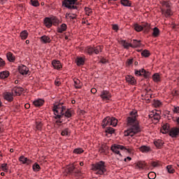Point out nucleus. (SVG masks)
<instances>
[{
    "label": "nucleus",
    "mask_w": 179,
    "mask_h": 179,
    "mask_svg": "<svg viewBox=\"0 0 179 179\" xmlns=\"http://www.w3.org/2000/svg\"><path fill=\"white\" fill-rule=\"evenodd\" d=\"M137 117L138 111L132 110L130 112L129 117H127L128 129L124 132L125 136L132 137L142 131L141 126H139V122L136 119Z\"/></svg>",
    "instance_id": "nucleus-1"
},
{
    "label": "nucleus",
    "mask_w": 179,
    "mask_h": 179,
    "mask_svg": "<svg viewBox=\"0 0 179 179\" xmlns=\"http://www.w3.org/2000/svg\"><path fill=\"white\" fill-rule=\"evenodd\" d=\"M160 10L165 16V17H170L171 16H173V11L171 10V2L170 1H160Z\"/></svg>",
    "instance_id": "nucleus-2"
},
{
    "label": "nucleus",
    "mask_w": 179,
    "mask_h": 179,
    "mask_svg": "<svg viewBox=\"0 0 179 179\" xmlns=\"http://www.w3.org/2000/svg\"><path fill=\"white\" fill-rule=\"evenodd\" d=\"M92 170L95 171V174H98L99 176H103L107 171L105 162L103 161L92 164Z\"/></svg>",
    "instance_id": "nucleus-3"
},
{
    "label": "nucleus",
    "mask_w": 179,
    "mask_h": 179,
    "mask_svg": "<svg viewBox=\"0 0 179 179\" xmlns=\"http://www.w3.org/2000/svg\"><path fill=\"white\" fill-rule=\"evenodd\" d=\"M66 110V106H65L64 103L62 102H59L58 103H55L52 107V111L55 116L60 115L61 117H64V113Z\"/></svg>",
    "instance_id": "nucleus-4"
},
{
    "label": "nucleus",
    "mask_w": 179,
    "mask_h": 179,
    "mask_svg": "<svg viewBox=\"0 0 179 179\" xmlns=\"http://www.w3.org/2000/svg\"><path fill=\"white\" fill-rule=\"evenodd\" d=\"M62 5L70 10H78L79 9L78 0H63Z\"/></svg>",
    "instance_id": "nucleus-5"
},
{
    "label": "nucleus",
    "mask_w": 179,
    "mask_h": 179,
    "mask_svg": "<svg viewBox=\"0 0 179 179\" xmlns=\"http://www.w3.org/2000/svg\"><path fill=\"white\" fill-rule=\"evenodd\" d=\"M112 152L113 153H116V155H119V156L122 157V155L120 153V150H123L124 152H127L128 153H132V148L125 147L121 145H114L110 148Z\"/></svg>",
    "instance_id": "nucleus-6"
},
{
    "label": "nucleus",
    "mask_w": 179,
    "mask_h": 179,
    "mask_svg": "<svg viewBox=\"0 0 179 179\" xmlns=\"http://www.w3.org/2000/svg\"><path fill=\"white\" fill-rule=\"evenodd\" d=\"M100 97L103 101L110 100L111 99V93L107 90H103L101 92Z\"/></svg>",
    "instance_id": "nucleus-7"
},
{
    "label": "nucleus",
    "mask_w": 179,
    "mask_h": 179,
    "mask_svg": "<svg viewBox=\"0 0 179 179\" xmlns=\"http://www.w3.org/2000/svg\"><path fill=\"white\" fill-rule=\"evenodd\" d=\"M3 98L4 100L8 101V103H12L13 101L14 98H13V92H6L3 94Z\"/></svg>",
    "instance_id": "nucleus-8"
},
{
    "label": "nucleus",
    "mask_w": 179,
    "mask_h": 179,
    "mask_svg": "<svg viewBox=\"0 0 179 179\" xmlns=\"http://www.w3.org/2000/svg\"><path fill=\"white\" fill-rule=\"evenodd\" d=\"M169 136L171 138H178L179 136V127L177 126L176 127H173L169 131Z\"/></svg>",
    "instance_id": "nucleus-9"
},
{
    "label": "nucleus",
    "mask_w": 179,
    "mask_h": 179,
    "mask_svg": "<svg viewBox=\"0 0 179 179\" xmlns=\"http://www.w3.org/2000/svg\"><path fill=\"white\" fill-rule=\"evenodd\" d=\"M19 160L22 164H26L27 166H30V164H31V160L23 155L19 157Z\"/></svg>",
    "instance_id": "nucleus-10"
},
{
    "label": "nucleus",
    "mask_w": 179,
    "mask_h": 179,
    "mask_svg": "<svg viewBox=\"0 0 179 179\" xmlns=\"http://www.w3.org/2000/svg\"><path fill=\"white\" fill-rule=\"evenodd\" d=\"M18 71L21 75H27L29 73V68L24 65H21L18 67Z\"/></svg>",
    "instance_id": "nucleus-11"
},
{
    "label": "nucleus",
    "mask_w": 179,
    "mask_h": 179,
    "mask_svg": "<svg viewBox=\"0 0 179 179\" xmlns=\"http://www.w3.org/2000/svg\"><path fill=\"white\" fill-rule=\"evenodd\" d=\"M52 65L55 69H57V71H59L62 68V64H61V62L59 60H53L52 61Z\"/></svg>",
    "instance_id": "nucleus-12"
},
{
    "label": "nucleus",
    "mask_w": 179,
    "mask_h": 179,
    "mask_svg": "<svg viewBox=\"0 0 179 179\" xmlns=\"http://www.w3.org/2000/svg\"><path fill=\"white\" fill-rule=\"evenodd\" d=\"M41 43H43V44H49L51 43V38H49L47 35H43L40 38Z\"/></svg>",
    "instance_id": "nucleus-13"
},
{
    "label": "nucleus",
    "mask_w": 179,
    "mask_h": 179,
    "mask_svg": "<svg viewBox=\"0 0 179 179\" xmlns=\"http://www.w3.org/2000/svg\"><path fill=\"white\" fill-rule=\"evenodd\" d=\"M23 90H24L22 87H14L12 91L15 93L16 96H20L23 93Z\"/></svg>",
    "instance_id": "nucleus-14"
},
{
    "label": "nucleus",
    "mask_w": 179,
    "mask_h": 179,
    "mask_svg": "<svg viewBox=\"0 0 179 179\" xmlns=\"http://www.w3.org/2000/svg\"><path fill=\"white\" fill-rule=\"evenodd\" d=\"M107 125H111V117H106L103 120V122H102L103 128H106Z\"/></svg>",
    "instance_id": "nucleus-15"
},
{
    "label": "nucleus",
    "mask_w": 179,
    "mask_h": 179,
    "mask_svg": "<svg viewBox=\"0 0 179 179\" xmlns=\"http://www.w3.org/2000/svg\"><path fill=\"white\" fill-rule=\"evenodd\" d=\"M126 81L130 85H136V80L132 76H127L126 77Z\"/></svg>",
    "instance_id": "nucleus-16"
},
{
    "label": "nucleus",
    "mask_w": 179,
    "mask_h": 179,
    "mask_svg": "<svg viewBox=\"0 0 179 179\" xmlns=\"http://www.w3.org/2000/svg\"><path fill=\"white\" fill-rule=\"evenodd\" d=\"M142 45V43H141V41H138L136 39L133 40L132 44L131 45V48H140V47Z\"/></svg>",
    "instance_id": "nucleus-17"
},
{
    "label": "nucleus",
    "mask_w": 179,
    "mask_h": 179,
    "mask_svg": "<svg viewBox=\"0 0 179 179\" xmlns=\"http://www.w3.org/2000/svg\"><path fill=\"white\" fill-rule=\"evenodd\" d=\"M6 58H7L8 61H9V62H15V60L16 59V57H15L13 53L10 52H8L6 54Z\"/></svg>",
    "instance_id": "nucleus-18"
},
{
    "label": "nucleus",
    "mask_w": 179,
    "mask_h": 179,
    "mask_svg": "<svg viewBox=\"0 0 179 179\" xmlns=\"http://www.w3.org/2000/svg\"><path fill=\"white\" fill-rule=\"evenodd\" d=\"M33 104L35 106V107H41L44 104V100L42 99H36L33 102Z\"/></svg>",
    "instance_id": "nucleus-19"
},
{
    "label": "nucleus",
    "mask_w": 179,
    "mask_h": 179,
    "mask_svg": "<svg viewBox=\"0 0 179 179\" xmlns=\"http://www.w3.org/2000/svg\"><path fill=\"white\" fill-rule=\"evenodd\" d=\"M146 167V163L145 162L139 161L136 164V168L140 170H143Z\"/></svg>",
    "instance_id": "nucleus-20"
},
{
    "label": "nucleus",
    "mask_w": 179,
    "mask_h": 179,
    "mask_svg": "<svg viewBox=\"0 0 179 179\" xmlns=\"http://www.w3.org/2000/svg\"><path fill=\"white\" fill-rule=\"evenodd\" d=\"M9 75H10V73L8 71H1L0 79H7V78H9Z\"/></svg>",
    "instance_id": "nucleus-21"
},
{
    "label": "nucleus",
    "mask_w": 179,
    "mask_h": 179,
    "mask_svg": "<svg viewBox=\"0 0 179 179\" xmlns=\"http://www.w3.org/2000/svg\"><path fill=\"white\" fill-rule=\"evenodd\" d=\"M161 131L163 134H167V132H170V124L169 123L164 124Z\"/></svg>",
    "instance_id": "nucleus-22"
},
{
    "label": "nucleus",
    "mask_w": 179,
    "mask_h": 179,
    "mask_svg": "<svg viewBox=\"0 0 179 179\" xmlns=\"http://www.w3.org/2000/svg\"><path fill=\"white\" fill-rule=\"evenodd\" d=\"M149 118L154 120L155 121H159V120H160V115H159V113H152L149 115Z\"/></svg>",
    "instance_id": "nucleus-23"
},
{
    "label": "nucleus",
    "mask_w": 179,
    "mask_h": 179,
    "mask_svg": "<svg viewBox=\"0 0 179 179\" xmlns=\"http://www.w3.org/2000/svg\"><path fill=\"white\" fill-rule=\"evenodd\" d=\"M138 149L140 152H142V153H148V152H150V147L147 145H142Z\"/></svg>",
    "instance_id": "nucleus-24"
},
{
    "label": "nucleus",
    "mask_w": 179,
    "mask_h": 179,
    "mask_svg": "<svg viewBox=\"0 0 179 179\" xmlns=\"http://www.w3.org/2000/svg\"><path fill=\"white\" fill-rule=\"evenodd\" d=\"M44 24H45V26H46V27L50 29V27H51L52 26V22L51 21V18L45 17L44 20Z\"/></svg>",
    "instance_id": "nucleus-25"
},
{
    "label": "nucleus",
    "mask_w": 179,
    "mask_h": 179,
    "mask_svg": "<svg viewBox=\"0 0 179 179\" xmlns=\"http://www.w3.org/2000/svg\"><path fill=\"white\" fill-rule=\"evenodd\" d=\"M66 29H68L66 24H62L60 27L57 28V31L58 33H64V31H66Z\"/></svg>",
    "instance_id": "nucleus-26"
},
{
    "label": "nucleus",
    "mask_w": 179,
    "mask_h": 179,
    "mask_svg": "<svg viewBox=\"0 0 179 179\" xmlns=\"http://www.w3.org/2000/svg\"><path fill=\"white\" fill-rule=\"evenodd\" d=\"M71 117H72V110L66 108V110L64 112V117L71 118Z\"/></svg>",
    "instance_id": "nucleus-27"
},
{
    "label": "nucleus",
    "mask_w": 179,
    "mask_h": 179,
    "mask_svg": "<svg viewBox=\"0 0 179 179\" xmlns=\"http://www.w3.org/2000/svg\"><path fill=\"white\" fill-rule=\"evenodd\" d=\"M78 66L85 65V58L83 57H77L76 59Z\"/></svg>",
    "instance_id": "nucleus-28"
},
{
    "label": "nucleus",
    "mask_w": 179,
    "mask_h": 179,
    "mask_svg": "<svg viewBox=\"0 0 179 179\" xmlns=\"http://www.w3.org/2000/svg\"><path fill=\"white\" fill-rule=\"evenodd\" d=\"M120 3L123 6H127V7H131L132 5V3L129 0H120Z\"/></svg>",
    "instance_id": "nucleus-29"
},
{
    "label": "nucleus",
    "mask_w": 179,
    "mask_h": 179,
    "mask_svg": "<svg viewBox=\"0 0 179 179\" xmlns=\"http://www.w3.org/2000/svg\"><path fill=\"white\" fill-rule=\"evenodd\" d=\"M64 116H61V115H57L55 117V119L57 120H56V124H57V125H59V124H62L64 122Z\"/></svg>",
    "instance_id": "nucleus-30"
},
{
    "label": "nucleus",
    "mask_w": 179,
    "mask_h": 179,
    "mask_svg": "<svg viewBox=\"0 0 179 179\" xmlns=\"http://www.w3.org/2000/svg\"><path fill=\"white\" fill-rule=\"evenodd\" d=\"M74 86L76 89H81L82 88V83L78 79L74 80Z\"/></svg>",
    "instance_id": "nucleus-31"
},
{
    "label": "nucleus",
    "mask_w": 179,
    "mask_h": 179,
    "mask_svg": "<svg viewBox=\"0 0 179 179\" xmlns=\"http://www.w3.org/2000/svg\"><path fill=\"white\" fill-rule=\"evenodd\" d=\"M29 36V33H27V30H24L20 33V37L22 40H26Z\"/></svg>",
    "instance_id": "nucleus-32"
},
{
    "label": "nucleus",
    "mask_w": 179,
    "mask_h": 179,
    "mask_svg": "<svg viewBox=\"0 0 179 179\" xmlns=\"http://www.w3.org/2000/svg\"><path fill=\"white\" fill-rule=\"evenodd\" d=\"M101 50H103V46L101 45L94 47V53L96 55L99 54V52H101Z\"/></svg>",
    "instance_id": "nucleus-33"
},
{
    "label": "nucleus",
    "mask_w": 179,
    "mask_h": 179,
    "mask_svg": "<svg viewBox=\"0 0 179 179\" xmlns=\"http://www.w3.org/2000/svg\"><path fill=\"white\" fill-rule=\"evenodd\" d=\"M134 29L136 30V31H142V30H143V27L138 24H134Z\"/></svg>",
    "instance_id": "nucleus-34"
},
{
    "label": "nucleus",
    "mask_w": 179,
    "mask_h": 179,
    "mask_svg": "<svg viewBox=\"0 0 179 179\" xmlns=\"http://www.w3.org/2000/svg\"><path fill=\"white\" fill-rule=\"evenodd\" d=\"M160 34V30L157 27H155L153 29L152 36L153 37H159V35Z\"/></svg>",
    "instance_id": "nucleus-35"
},
{
    "label": "nucleus",
    "mask_w": 179,
    "mask_h": 179,
    "mask_svg": "<svg viewBox=\"0 0 179 179\" xmlns=\"http://www.w3.org/2000/svg\"><path fill=\"white\" fill-rule=\"evenodd\" d=\"M154 143H155V146H156L157 148H161V147L163 146L164 142H163V141L159 139V140H157V141H155L154 142Z\"/></svg>",
    "instance_id": "nucleus-36"
},
{
    "label": "nucleus",
    "mask_w": 179,
    "mask_h": 179,
    "mask_svg": "<svg viewBox=\"0 0 179 179\" xmlns=\"http://www.w3.org/2000/svg\"><path fill=\"white\" fill-rule=\"evenodd\" d=\"M0 169H1L2 171L5 173H8V170H9V167L8 166V164H2L0 166Z\"/></svg>",
    "instance_id": "nucleus-37"
},
{
    "label": "nucleus",
    "mask_w": 179,
    "mask_h": 179,
    "mask_svg": "<svg viewBox=\"0 0 179 179\" xmlns=\"http://www.w3.org/2000/svg\"><path fill=\"white\" fill-rule=\"evenodd\" d=\"M152 80H154V82H160L161 78H160V75H159V73H155L152 76Z\"/></svg>",
    "instance_id": "nucleus-38"
},
{
    "label": "nucleus",
    "mask_w": 179,
    "mask_h": 179,
    "mask_svg": "<svg viewBox=\"0 0 179 179\" xmlns=\"http://www.w3.org/2000/svg\"><path fill=\"white\" fill-rule=\"evenodd\" d=\"M121 44L122 45H123V47L124 48H126L127 50H128V48H129V47H131V45H132V43H128L127 41H121Z\"/></svg>",
    "instance_id": "nucleus-39"
},
{
    "label": "nucleus",
    "mask_w": 179,
    "mask_h": 179,
    "mask_svg": "<svg viewBox=\"0 0 179 179\" xmlns=\"http://www.w3.org/2000/svg\"><path fill=\"white\" fill-rule=\"evenodd\" d=\"M105 132L106 134H109L110 135H113V134L115 132V130L113 127H107L106 129L105 130Z\"/></svg>",
    "instance_id": "nucleus-40"
},
{
    "label": "nucleus",
    "mask_w": 179,
    "mask_h": 179,
    "mask_svg": "<svg viewBox=\"0 0 179 179\" xmlns=\"http://www.w3.org/2000/svg\"><path fill=\"white\" fill-rule=\"evenodd\" d=\"M166 170L168 171V173H169L170 174H174L175 173V170H174V168H173V166L171 165H168L166 166Z\"/></svg>",
    "instance_id": "nucleus-41"
},
{
    "label": "nucleus",
    "mask_w": 179,
    "mask_h": 179,
    "mask_svg": "<svg viewBox=\"0 0 179 179\" xmlns=\"http://www.w3.org/2000/svg\"><path fill=\"white\" fill-rule=\"evenodd\" d=\"M117 124H118V120L115 117H110V125L117 127Z\"/></svg>",
    "instance_id": "nucleus-42"
},
{
    "label": "nucleus",
    "mask_w": 179,
    "mask_h": 179,
    "mask_svg": "<svg viewBox=\"0 0 179 179\" xmlns=\"http://www.w3.org/2000/svg\"><path fill=\"white\" fill-rule=\"evenodd\" d=\"M142 76H144L146 79L150 76V72L146 71V70L142 69Z\"/></svg>",
    "instance_id": "nucleus-43"
},
{
    "label": "nucleus",
    "mask_w": 179,
    "mask_h": 179,
    "mask_svg": "<svg viewBox=\"0 0 179 179\" xmlns=\"http://www.w3.org/2000/svg\"><path fill=\"white\" fill-rule=\"evenodd\" d=\"M143 30V29L145 30V31L148 32L149 30H150V24L148 23H144L142 24Z\"/></svg>",
    "instance_id": "nucleus-44"
},
{
    "label": "nucleus",
    "mask_w": 179,
    "mask_h": 179,
    "mask_svg": "<svg viewBox=\"0 0 179 179\" xmlns=\"http://www.w3.org/2000/svg\"><path fill=\"white\" fill-rule=\"evenodd\" d=\"M50 20L52 22V24H53L54 26H57V24H58V22H59V20H58L56 17H50Z\"/></svg>",
    "instance_id": "nucleus-45"
},
{
    "label": "nucleus",
    "mask_w": 179,
    "mask_h": 179,
    "mask_svg": "<svg viewBox=\"0 0 179 179\" xmlns=\"http://www.w3.org/2000/svg\"><path fill=\"white\" fill-rule=\"evenodd\" d=\"M32 169L34 170V171H40L41 170V167L40 165L37 163H35L33 166H32Z\"/></svg>",
    "instance_id": "nucleus-46"
},
{
    "label": "nucleus",
    "mask_w": 179,
    "mask_h": 179,
    "mask_svg": "<svg viewBox=\"0 0 179 179\" xmlns=\"http://www.w3.org/2000/svg\"><path fill=\"white\" fill-rule=\"evenodd\" d=\"M62 136H68L69 135V129H65L61 132Z\"/></svg>",
    "instance_id": "nucleus-47"
},
{
    "label": "nucleus",
    "mask_w": 179,
    "mask_h": 179,
    "mask_svg": "<svg viewBox=\"0 0 179 179\" xmlns=\"http://www.w3.org/2000/svg\"><path fill=\"white\" fill-rule=\"evenodd\" d=\"M141 55L143 57H145V58H148L150 55V52L148 50H145L141 52Z\"/></svg>",
    "instance_id": "nucleus-48"
},
{
    "label": "nucleus",
    "mask_w": 179,
    "mask_h": 179,
    "mask_svg": "<svg viewBox=\"0 0 179 179\" xmlns=\"http://www.w3.org/2000/svg\"><path fill=\"white\" fill-rule=\"evenodd\" d=\"M36 129H38V131H41L43 128V123H41V122H36Z\"/></svg>",
    "instance_id": "nucleus-49"
},
{
    "label": "nucleus",
    "mask_w": 179,
    "mask_h": 179,
    "mask_svg": "<svg viewBox=\"0 0 179 179\" xmlns=\"http://www.w3.org/2000/svg\"><path fill=\"white\" fill-rule=\"evenodd\" d=\"M73 153H76V155H80V153H83V149H82V148H76L73 150Z\"/></svg>",
    "instance_id": "nucleus-50"
},
{
    "label": "nucleus",
    "mask_w": 179,
    "mask_h": 179,
    "mask_svg": "<svg viewBox=\"0 0 179 179\" xmlns=\"http://www.w3.org/2000/svg\"><path fill=\"white\" fill-rule=\"evenodd\" d=\"M148 178L149 179H155V178H156V173L155 172H150L148 173Z\"/></svg>",
    "instance_id": "nucleus-51"
},
{
    "label": "nucleus",
    "mask_w": 179,
    "mask_h": 179,
    "mask_svg": "<svg viewBox=\"0 0 179 179\" xmlns=\"http://www.w3.org/2000/svg\"><path fill=\"white\" fill-rule=\"evenodd\" d=\"M94 48H92V47L87 48V52H88L90 55H92V54L94 53Z\"/></svg>",
    "instance_id": "nucleus-52"
},
{
    "label": "nucleus",
    "mask_w": 179,
    "mask_h": 179,
    "mask_svg": "<svg viewBox=\"0 0 179 179\" xmlns=\"http://www.w3.org/2000/svg\"><path fill=\"white\" fill-rule=\"evenodd\" d=\"M134 64V59H129L126 62L127 66H131Z\"/></svg>",
    "instance_id": "nucleus-53"
},
{
    "label": "nucleus",
    "mask_w": 179,
    "mask_h": 179,
    "mask_svg": "<svg viewBox=\"0 0 179 179\" xmlns=\"http://www.w3.org/2000/svg\"><path fill=\"white\" fill-rule=\"evenodd\" d=\"M31 3L32 6H36V7H37V6H38V5H40L38 3V1H37V0H31Z\"/></svg>",
    "instance_id": "nucleus-54"
},
{
    "label": "nucleus",
    "mask_w": 179,
    "mask_h": 179,
    "mask_svg": "<svg viewBox=\"0 0 179 179\" xmlns=\"http://www.w3.org/2000/svg\"><path fill=\"white\" fill-rule=\"evenodd\" d=\"M134 72H135L136 76H142V69L141 70L135 69Z\"/></svg>",
    "instance_id": "nucleus-55"
},
{
    "label": "nucleus",
    "mask_w": 179,
    "mask_h": 179,
    "mask_svg": "<svg viewBox=\"0 0 179 179\" xmlns=\"http://www.w3.org/2000/svg\"><path fill=\"white\" fill-rule=\"evenodd\" d=\"M85 11H86V15H88V16H90V15H92V13H93V10L89 8H86Z\"/></svg>",
    "instance_id": "nucleus-56"
},
{
    "label": "nucleus",
    "mask_w": 179,
    "mask_h": 179,
    "mask_svg": "<svg viewBox=\"0 0 179 179\" xmlns=\"http://www.w3.org/2000/svg\"><path fill=\"white\" fill-rule=\"evenodd\" d=\"M154 106L155 107H160V106H162V102H160V101H155Z\"/></svg>",
    "instance_id": "nucleus-57"
},
{
    "label": "nucleus",
    "mask_w": 179,
    "mask_h": 179,
    "mask_svg": "<svg viewBox=\"0 0 179 179\" xmlns=\"http://www.w3.org/2000/svg\"><path fill=\"white\" fill-rule=\"evenodd\" d=\"M5 65H6V63L2 58L0 57V67H3Z\"/></svg>",
    "instance_id": "nucleus-58"
},
{
    "label": "nucleus",
    "mask_w": 179,
    "mask_h": 179,
    "mask_svg": "<svg viewBox=\"0 0 179 179\" xmlns=\"http://www.w3.org/2000/svg\"><path fill=\"white\" fill-rule=\"evenodd\" d=\"M173 111L176 114H179V106H174Z\"/></svg>",
    "instance_id": "nucleus-59"
},
{
    "label": "nucleus",
    "mask_w": 179,
    "mask_h": 179,
    "mask_svg": "<svg viewBox=\"0 0 179 179\" xmlns=\"http://www.w3.org/2000/svg\"><path fill=\"white\" fill-rule=\"evenodd\" d=\"M106 146H101L100 148H99V152L100 153H104V152H106Z\"/></svg>",
    "instance_id": "nucleus-60"
},
{
    "label": "nucleus",
    "mask_w": 179,
    "mask_h": 179,
    "mask_svg": "<svg viewBox=\"0 0 179 179\" xmlns=\"http://www.w3.org/2000/svg\"><path fill=\"white\" fill-rule=\"evenodd\" d=\"M72 15L71 14L70 15V17H69V19H70L71 20H74V19H76V14L73 13Z\"/></svg>",
    "instance_id": "nucleus-61"
},
{
    "label": "nucleus",
    "mask_w": 179,
    "mask_h": 179,
    "mask_svg": "<svg viewBox=\"0 0 179 179\" xmlns=\"http://www.w3.org/2000/svg\"><path fill=\"white\" fill-rule=\"evenodd\" d=\"M113 29L115 30V31H118V25L113 24Z\"/></svg>",
    "instance_id": "nucleus-62"
},
{
    "label": "nucleus",
    "mask_w": 179,
    "mask_h": 179,
    "mask_svg": "<svg viewBox=\"0 0 179 179\" xmlns=\"http://www.w3.org/2000/svg\"><path fill=\"white\" fill-rule=\"evenodd\" d=\"M100 62L101 64H107V59H104V58H102L101 60H100Z\"/></svg>",
    "instance_id": "nucleus-63"
},
{
    "label": "nucleus",
    "mask_w": 179,
    "mask_h": 179,
    "mask_svg": "<svg viewBox=\"0 0 179 179\" xmlns=\"http://www.w3.org/2000/svg\"><path fill=\"white\" fill-rule=\"evenodd\" d=\"M176 124H177V127H179V117H176Z\"/></svg>",
    "instance_id": "nucleus-64"
}]
</instances>
